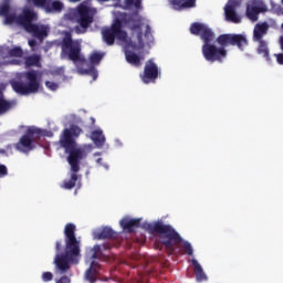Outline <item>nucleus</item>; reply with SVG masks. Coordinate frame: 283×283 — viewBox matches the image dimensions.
I'll use <instances>...</instances> for the list:
<instances>
[{
    "mask_svg": "<svg viewBox=\"0 0 283 283\" xmlns=\"http://www.w3.org/2000/svg\"><path fill=\"white\" fill-rule=\"evenodd\" d=\"M269 22H260L254 25L253 41H264V36L269 34Z\"/></svg>",
    "mask_w": 283,
    "mask_h": 283,
    "instance_id": "6ab92c4d",
    "label": "nucleus"
},
{
    "mask_svg": "<svg viewBox=\"0 0 283 283\" xmlns=\"http://www.w3.org/2000/svg\"><path fill=\"white\" fill-rule=\"evenodd\" d=\"M62 59H70L75 65L80 63L85 67V57L81 54V42L78 40H72V34L65 33L62 41Z\"/></svg>",
    "mask_w": 283,
    "mask_h": 283,
    "instance_id": "6e6552de",
    "label": "nucleus"
},
{
    "mask_svg": "<svg viewBox=\"0 0 283 283\" xmlns=\"http://www.w3.org/2000/svg\"><path fill=\"white\" fill-rule=\"evenodd\" d=\"M172 10H178V0H168Z\"/></svg>",
    "mask_w": 283,
    "mask_h": 283,
    "instance_id": "c9c22d12",
    "label": "nucleus"
},
{
    "mask_svg": "<svg viewBox=\"0 0 283 283\" xmlns=\"http://www.w3.org/2000/svg\"><path fill=\"white\" fill-rule=\"evenodd\" d=\"M0 17H4V25H21L39 41H43L50 34V25L32 23L36 21V14L31 8L25 7L22 14L17 15V10L10 8V1L6 0L0 6Z\"/></svg>",
    "mask_w": 283,
    "mask_h": 283,
    "instance_id": "7ed1b4c3",
    "label": "nucleus"
},
{
    "mask_svg": "<svg viewBox=\"0 0 283 283\" xmlns=\"http://www.w3.org/2000/svg\"><path fill=\"white\" fill-rule=\"evenodd\" d=\"M104 169H109V166H107V164L103 165Z\"/></svg>",
    "mask_w": 283,
    "mask_h": 283,
    "instance_id": "a19ab883",
    "label": "nucleus"
},
{
    "mask_svg": "<svg viewBox=\"0 0 283 283\" xmlns=\"http://www.w3.org/2000/svg\"><path fill=\"white\" fill-rule=\"evenodd\" d=\"M41 134V129L35 127H29L25 135L15 144V149L21 154H30L32 149L36 148V136Z\"/></svg>",
    "mask_w": 283,
    "mask_h": 283,
    "instance_id": "9d476101",
    "label": "nucleus"
},
{
    "mask_svg": "<svg viewBox=\"0 0 283 283\" xmlns=\"http://www.w3.org/2000/svg\"><path fill=\"white\" fill-rule=\"evenodd\" d=\"M78 74H87L88 76H92L93 81H96L98 78V71L96 69L91 67L88 70L85 69H77Z\"/></svg>",
    "mask_w": 283,
    "mask_h": 283,
    "instance_id": "7c9ffc66",
    "label": "nucleus"
},
{
    "mask_svg": "<svg viewBox=\"0 0 283 283\" xmlns=\"http://www.w3.org/2000/svg\"><path fill=\"white\" fill-rule=\"evenodd\" d=\"M115 143L117 146H120V140L116 139Z\"/></svg>",
    "mask_w": 283,
    "mask_h": 283,
    "instance_id": "ea45409f",
    "label": "nucleus"
},
{
    "mask_svg": "<svg viewBox=\"0 0 283 283\" xmlns=\"http://www.w3.org/2000/svg\"><path fill=\"white\" fill-rule=\"evenodd\" d=\"M34 3L38 8H42L46 13L61 12L63 2L59 0H28Z\"/></svg>",
    "mask_w": 283,
    "mask_h": 283,
    "instance_id": "4468645a",
    "label": "nucleus"
},
{
    "mask_svg": "<svg viewBox=\"0 0 283 283\" xmlns=\"http://www.w3.org/2000/svg\"><path fill=\"white\" fill-rule=\"evenodd\" d=\"M143 83H154L158 78V66L153 61H148L144 69V74L140 75Z\"/></svg>",
    "mask_w": 283,
    "mask_h": 283,
    "instance_id": "dca6fc26",
    "label": "nucleus"
},
{
    "mask_svg": "<svg viewBox=\"0 0 283 283\" xmlns=\"http://www.w3.org/2000/svg\"><path fill=\"white\" fill-rule=\"evenodd\" d=\"M191 264L193 266V272L196 274L198 282H203V280H207V274L205 273V270H202V265H200L198 260L192 259Z\"/></svg>",
    "mask_w": 283,
    "mask_h": 283,
    "instance_id": "5701e85b",
    "label": "nucleus"
},
{
    "mask_svg": "<svg viewBox=\"0 0 283 283\" xmlns=\"http://www.w3.org/2000/svg\"><path fill=\"white\" fill-rule=\"evenodd\" d=\"M94 156H101V153H95Z\"/></svg>",
    "mask_w": 283,
    "mask_h": 283,
    "instance_id": "37998d69",
    "label": "nucleus"
},
{
    "mask_svg": "<svg viewBox=\"0 0 283 283\" xmlns=\"http://www.w3.org/2000/svg\"><path fill=\"white\" fill-rule=\"evenodd\" d=\"M54 277V275L51 272H44L42 274L43 282H51V280Z\"/></svg>",
    "mask_w": 283,
    "mask_h": 283,
    "instance_id": "473e14b6",
    "label": "nucleus"
},
{
    "mask_svg": "<svg viewBox=\"0 0 283 283\" xmlns=\"http://www.w3.org/2000/svg\"><path fill=\"white\" fill-rule=\"evenodd\" d=\"M142 227L150 233H158L161 244H164L170 253L174 251V247L178 244V235L169 226H165L160 222H144Z\"/></svg>",
    "mask_w": 283,
    "mask_h": 283,
    "instance_id": "0eeeda50",
    "label": "nucleus"
},
{
    "mask_svg": "<svg viewBox=\"0 0 283 283\" xmlns=\"http://www.w3.org/2000/svg\"><path fill=\"white\" fill-rule=\"evenodd\" d=\"M178 248L181 249L186 255H193V247H191V243L188 241L182 240L180 234L178 235Z\"/></svg>",
    "mask_w": 283,
    "mask_h": 283,
    "instance_id": "393cba45",
    "label": "nucleus"
},
{
    "mask_svg": "<svg viewBox=\"0 0 283 283\" xmlns=\"http://www.w3.org/2000/svg\"><path fill=\"white\" fill-rule=\"evenodd\" d=\"M0 154H6L8 156V154H12V147L8 146L7 150L6 149H0Z\"/></svg>",
    "mask_w": 283,
    "mask_h": 283,
    "instance_id": "4c0bfd02",
    "label": "nucleus"
},
{
    "mask_svg": "<svg viewBox=\"0 0 283 283\" xmlns=\"http://www.w3.org/2000/svg\"><path fill=\"white\" fill-rule=\"evenodd\" d=\"M274 56L276 57V63H279V65H283V52L274 54Z\"/></svg>",
    "mask_w": 283,
    "mask_h": 283,
    "instance_id": "f704fd0d",
    "label": "nucleus"
},
{
    "mask_svg": "<svg viewBox=\"0 0 283 283\" xmlns=\"http://www.w3.org/2000/svg\"><path fill=\"white\" fill-rule=\"evenodd\" d=\"M238 8V0H229L224 6V17L226 21L229 23H242V18L235 11Z\"/></svg>",
    "mask_w": 283,
    "mask_h": 283,
    "instance_id": "2eb2a0df",
    "label": "nucleus"
},
{
    "mask_svg": "<svg viewBox=\"0 0 283 283\" xmlns=\"http://www.w3.org/2000/svg\"><path fill=\"white\" fill-rule=\"evenodd\" d=\"M76 231V226L69 223L65 226V252L64 254L59 253L61 251V243H56V255L54 259V264L56 266L57 273H67L70 271L71 264H78L81 260V241L77 240L74 232Z\"/></svg>",
    "mask_w": 283,
    "mask_h": 283,
    "instance_id": "20e7f679",
    "label": "nucleus"
},
{
    "mask_svg": "<svg viewBox=\"0 0 283 283\" xmlns=\"http://www.w3.org/2000/svg\"><path fill=\"white\" fill-rule=\"evenodd\" d=\"M3 176H8V168L3 165H0V178H3Z\"/></svg>",
    "mask_w": 283,
    "mask_h": 283,
    "instance_id": "72a5a7b5",
    "label": "nucleus"
},
{
    "mask_svg": "<svg viewBox=\"0 0 283 283\" xmlns=\"http://www.w3.org/2000/svg\"><path fill=\"white\" fill-rule=\"evenodd\" d=\"M45 86H46L48 90H50L51 92H56V90L59 88V83L52 82V81H46V82H45Z\"/></svg>",
    "mask_w": 283,
    "mask_h": 283,
    "instance_id": "2f4dec72",
    "label": "nucleus"
},
{
    "mask_svg": "<svg viewBox=\"0 0 283 283\" xmlns=\"http://www.w3.org/2000/svg\"><path fill=\"white\" fill-rule=\"evenodd\" d=\"M190 34L193 36H200L203 42L201 46V52L203 59L208 61V63H223L224 59H227L229 52L227 51L226 45L217 46L212 44L216 41V33L211 28H209L205 23L193 22L190 25Z\"/></svg>",
    "mask_w": 283,
    "mask_h": 283,
    "instance_id": "39448f33",
    "label": "nucleus"
},
{
    "mask_svg": "<svg viewBox=\"0 0 283 283\" xmlns=\"http://www.w3.org/2000/svg\"><path fill=\"white\" fill-rule=\"evenodd\" d=\"M114 237V230L112 228H103L95 230L93 232V238L95 240H107V238H113Z\"/></svg>",
    "mask_w": 283,
    "mask_h": 283,
    "instance_id": "4be33fe9",
    "label": "nucleus"
},
{
    "mask_svg": "<svg viewBox=\"0 0 283 283\" xmlns=\"http://www.w3.org/2000/svg\"><path fill=\"white\" fill-rule=\"evenodd\" d=\"M23 61H24L27 67H30L32 65H35L36 67H39L41 65V56H39V55H32L29 57H24Z\"/></svg>",
    "mask_w": 283,
    "mask_h": 283,
    "instance_id": "bb28decb",
    "label": "nucleus"
},
{
    "mask_svg": "<svg viewBox=\"0 0 283 283\" xmlns=\"http://www.w3.org/2000/svg\"><path fill=\"white\" fill-rule=\"evenodd\" d=\"M103 249H105V245H95L87 253V262H91V268L85 272V280L91 283L96 282L98 264H96L94 260H101V258H103Z\"/></svg>",
    "mask_w": 283,
    "mask_h": 283,
    "instance_id": "9b49d317",
    "label": "nucleus"
},
{
    "mask_svg": "<svg viewBox=\"0 0 283 283\" xmlns=\"http://www.w3.org/2000/svg\"><path fill=\"white\" fill-rule=\"evenodd\" d=\"M143 0H124L123 4H119L120 8L124 10H135L138 12V10H142L143 6Z\"/></svg>",
    "mask_w": 283,
    "mask_h": 283,
    "instance_id": "b1692460",
    "label": "nucleus"
},
{
    "mask_svg": "<svg viewBox=\"0 0 283 283\" xmlns=\"http://www.w3.org/2000/svg\"><path fill=\"white\" fill-rule=\"evenodd\" d=\"M96 8L92 7L90 2L81 3L76 9H71L65 15L69 21H76L80 27L75 28L77 34H83L90 28V23L94 21Z\"/></svg>",
    "mask_w": 283,
    "mask_h": 283,
    "instance_id": "423d86ee",
    "label": "nucleus"
},
{
    "mask_svg": "<svg viewBox=\"0 0 283 283\" xmlns=\"http://www.w3.org/2000/svg\"><path fill=\"white\" fill-rule=\"evenodd\" d=\"M103 56H105V53L95 51L90 55V63L92 65H98L101 63V61H103Z\"/></svg>",
    "mask_w": 283,
    "mask_h": 283,
    "instance_id": "c85d7f7f",
    "label": "nucleus"
},
{
    "mask_svg": "<svg viewBox=\"0 0 283 283\" xmlns=\"http://www.w3.org/2000/svg\"><path fill=\"white\" fill-rule=\"evenodd\" d=\"M114 21L111 28L102 29V39L106 45H114L115 39L124 48L127 63L140 67L145 55L143 52L154 45V35L149 21L138 14L132 18L119 11H114Z\"/></svg>",
    "mask_w": 283,
    "mask_h": 283,
    "instance_id": "f257e3e1",
    "label": "nucleus"
},
{
    "mask_svg": "<svg viewBox=\"0 0 283 283\" xmlns=\"http://www.w3.org/2000/svg\"><path fill=\"white\" fill-rule=\"evenodd\" d=\"M41 73L36 71H30L24 74L27 83L11 82V87L21 94L27 96L28 94H36L41 90Z\"/></svg>",
    "mask_w": 283,
    "mask_h": 283,
    "instance_id": "1a4fd4ad",
    "label": "nucleus"
},
{
    "mask_svg": "<svg viewBox=\"0 0 283 283\" xmlns=\"http://www.w3.org/2000/svg\"><path fill=\"white\" fill-rule=\"evenodd\" d=\"M140 220L143 219L140 218L134 219L132 217H125L119 221V224L122 229L126 231V233H132V231H134V229H136L140 224Z\"/></svg>",
    "mask_w": 283,
    "mask_h": 283,
    "instance_id": "aec40b11",
    "label": "nucleus"
},
{
    "mask_svg": "<svg viewBox=\"0 0 283 283\" xmlns=\"http://www.w3.org/2000/svg\"><path fill=\"white\" fill-rule=\"evenodd\" d=\"M268 10L266 4L264 3H251L247 6L245 14L250 21H258L259 14H262V12H268Z\"/></svg>",
    "mask_w": 283,
    "mask_h": 283,
    "instance_id": "f3484780",
    "label": "nucleus"
},
{
    "mask_svg": "<svg viewBox=\"0 0 283 283\" xmlns=\"http://www.w3.org/2000/svg\"><path fill=\"white\" fill-rule=\"evenodd\" d=\"M81 136V128L77 126H72L70 129H64L61 138H60V145L65 149L66 154H70L67 157V163L71 165V180H65L62 185L63 189H72L76 185V181L78 180V175L76 172L78 171V163L80 160H83L85 156H87L90 153H92V149H94V146L92 145H84L81 148H76V143L74 142V138H78Z\"/></svg>",
    "mask_w": 283,
    "mask_h": 283,
    "instance_id": "f03ea898",
    "label": "nucleus"
},
{
    "mask_svg": "<svg viewBox=\"0 0 283 283\" xmlns=\"http://www.w3.org/2000/svg\"><path fill=\"white\" fill-rule=\"evenodd\" d=\"M281 28H282V30H283V23H282Z\"/></svg>",
    "mask_w": 283,
    "mask_h": 283,
    "instance_id": "c03bdc74",
    "label": "nucleus"
},
{
    "mask_svg": "<svg viewBox=\"0 0 283 283\" xmlns=\"http://www.w3.org/2000/svg\"><path fill=\"white\" fill-rule=\"evenodd\" d=\"M14 103L8 102L3 98V94L0 92V114H6V112H10Z\"/></svg>",
    "mask_w": 283,
    "mask_h": 283,
    "instance_id": "a878e982",
    "label": "nucleus"
},
{
    "mask_svg": "<svg viewBox=\"0 0 283 283\" xmlns=\"http://www.w3.org/2000/svg\"><path fill=\"white\" fill-rule=\"evenodd\" d=\"M63 74H65V70L63 67H55L46 73L49 78H63Z\"/></svg>",
    "mask_w": 283,
    "mask_h": 283,
    "instance_id": "cd10ccee",
    "label": "nucleus"
},
{
    "mask_svg": "<svg viewBox=\"0 0 283 283\" xmlns=\"http://www.w3.org/2000/svg\"><path fill=\"white\" fill-rule=\"evenodd\" d=\"M90 138L94 143V145L97 149H103V147H105V143H106L107 138L105 137L103 129H101V128L93 129L91 132Z\"/></svg>",
    "mask_w": 283,
    "mask_h": 283,
    "instance_id": "a211bd4d",
    "label": "nucleus"
},
{
    "mask_svg": "<svg viewBox=\"0 0 283 283\" xmlns=\"http://www.w3.org/2000/svg\"><path fill=\"white\" fill-rule=\"evenodd\" d=\"M196 8V0H178V10Z\"/></svg>",
    "mask_w": 283,
    "mask_h": 283,
    "instance_id": "c756f323",
    "label": "nucleus"
},
{
    "mask_svg": "<svg viewBox=\"0 0 283 283\" xmlns=\"http://www.w3.org/2000/svg\"><path fill=\"white\" fill-rule=\"evenodd\" d=\"M24 59L25 56H23V50H21V48L19 46H15L13 49L4 46L0 51V65H20Z\"/></svg>",
    "mask_w": 283,
    "mask_h": 283,
    "instance_id": "f8f14e48",
    "label": "nucleus"
},
{
    "mask_svg": "<svg viewBox=\"0 0 283 283\" xmlns=\"http://www.w3.org/2000/svg\"><path fill=\"white\" fill-rule=\"evenodd\" d=\"M255 43H259L256 48V52L265 59V61L270 62L271 61V54L269 51V42L265 40L261 41H255Z\"/></svg>",
    "mask_w": 283,
    "mask_h": 283,
    "instance_id": "412c9836",
    "label": "nucleus"
},
{
    "mask_svg": "<svg viewBox=\"0 0 283 283\" xmlns=\"http://www.w3.org/2000/svg\"><path fill=\"white\" fill-rule=\"evenodd\" d=\"M70 277L62 276L61 279L56 280V283H70Z\"/></svg>",
    "mask_w": 283,
    "mask_h": 283,
    "instance_id": "e433bc0d",
    "label": "nucleus"
},
{
    "mask_svg": "<svg viewBox=\"0 0 283 283\" xmlns=\"http://www.w3.org/2000/svg\"><path fill=\"white\" fill-rule=\"evenodd\" d=\"M29 45L34 50V45H36V42L34 40H29Z\"/></svg>",
    "mask_w": 283,
    "mask_h": 283,
    "instance_id": "58836bf2",
    "label": "nucleus"
},
{
    "mask_svg": "<svg viewBox=\"0 0 283 283\" xmlns=\"http://www.w3.org/2000/svg\"><path fill=\"white\" fill-rule=\"evenodd\" d=\"M218 45H224L226 48H229V45H237L241 51H243L247 45H249V41L247 40V36L242 34H231L226 33L221 34L217 38Z\"/></svg>",
    "mask_w": 283,
    "mask_h": 283,
    "instance_id": "ddd939ff",
    "label": "nucleus"
},
{
    "mask_svg": "<svg viewBox=\"0 0 283 283\" xmlns=\"http://www.w3.org/2000/svg\"><path fill=\"white\" fill-rule=\"evenodd\" d=\"M101 160H103V159H101V158L97 159V164H98V165H101Z\"/></svg>",
    "mask_w": 283,
    "mask_h": 283,
    "instance_id": "79ce46f5",
    "label": "nucleus"
}]
</instances>
